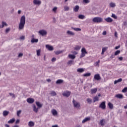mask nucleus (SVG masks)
<instances>
[{
    "label": "nucleus",
    "instance_id": "nucleus-1",
    "mask_svg": "<svg viewBox=\"0 0 127 127\" xmlns=\"http://www.w3.org/2000/svg\"><path fill=\"white\" fill-rule=\"evenodd\" d=\"M24 25H25V16L23 15L21 17L19 23V30H22L24 28Z\"/></svg>",
    "mask_w": 127,
    "mask_h": 127
},
{
    "label": "nucleus",
    "instance_id": "nucleus-2",
    "mask_svg": "<svg viewBox=\"0 0 127 127\" xmlns=\"http://www.w3.org/2000/svg\"><path fill=\"white\" fill-rule=\"evenodd\" d=\"M103 18L100 17H95L92 19V21L95 23H101L103 22Z\"/></svg>",
    "mask_w": 127,
    "mask_h": 127
},
{
    "label": "nucleus",
    "instance_id": "nucleus-3",
    "mask_svg": "<svg viewBox=\"0 0 127 127\" xmlns=\"http://www.w3.org/2000/svg\"><path fill=\"white\" fill-rule=\"evenodd\" d=\"M86 54H88V52L86 50V48H82L81 49V54L80 56V58H83V57H85Z\"/></svg>",
    "mask_w": 127,
    "mask_h": 127
},
{
    "label": "nucleus",
    "instance_id": "nucleus-4",
    "mask_svg": "<svg viewBox=\"0 0 127 127\" xmlns=\"http://www.w3.org/2000/svg\"><path fill=\"white\" fill-rule=\"evenodd\" d=\"M73 107L76 109H80V103L76 101L75 100H73L72 101Z\"/></svg>",
    "mask_w": 127,
    "mask_h": 127
},
{
    "label": "nucleus",
    "instance_id": "nucleus-5",
    "mask_svg": "<svg viewBox=\"0 0 127 127\" xmlns=\"http://www.w3.org/2000/svg\"><path fill=\"white\" fill-rule=\"evenodd\" d=\"M38 33L40 35H42V36L47 35V31L45 30H41L38 32Z\"/></svg>",
    "mask_w": 127,
    "mask_h": 127
},
{
    "label": "nucleus",
    "instance_id": "nucleus-6",
    "mask_svg": "<svg viewBox=\"0 0 127 127\" xmlns=\"http://www.w3.org/2000/svg\"><path fill=\"white\" fill-rule=\"evenodd\" d=\"M70 95H71V92L69 91H64V92L63 93V96H64V97H66V98L69 97Z\"/></svg>",
    "mask_w": 127,
    "mask_h": 127
},
{
    "label": "nucleus",
    "instance_id": "nucleus-7",
    "mask_svg": "<svg viewBox=\"0 0 127 127\" xmlns=\"http://www.w3.org/2000/svg\"><path fill=\"white\" fill-rule=\"evenodd\" d=\"M99 108L102 110H106V101L102 102L99 105Z\"/></svg>",
    "mask_w": 127,
    "mask_h": 127
},
{
    "label": "nucleus",
    "instance_id": "nucleus-8",
    "mask_svg": "<svg viewBox=\"0 0 127 127\" xmlns=\"http://www.w3.org/2000/svg\"><path fill=\"white\" fill-rule=\"evenodd\" d=\"M94 80H96L97 81H100L101 80V76H100V74H96L94 75Z\"/></svg>",
    "mask_w": 127,
    "mask_h": 127
},
{
    "label": "nucleus",
    "instance_id": "nucleus-9",
    "mask_svg": "<svg viewBox=\"0 0 127 127\" xmlns=\"http://www.w3.org/2000/svg\"><path fill=\"white\" fill-rule=\"evenodd\" d=\"M33 2L34 4L37 5H40L41 4V0H33Z\"/></svg>",
    "mask_w": 127,
    "mask_h": 127
},
{
    "label": "nucleus",
    "instance_id": "nucleus-10",
    "mask_svg": "<svg viewBox=\"0 0 127 127\" xmlns=\"http://www.w3.org/2000/svg\"><path fill=\"white\" fill-rule=\"evenodd\" d=\"M46 47L47 49L49 50V51H52L53 50H54V48L52 46H50L49 45H46Z\"/></svg>",
    "mask_w": 127,
    "mask_h": 127
},
{
    "label": "nucleus",
    "instance_id": "nucleus-11",
    "mask_svg": "<svg viewBox=\"0 0 127 127\" xmlns=\"http://www.w3.org/2000/svg\"><path fill=\"white\" fill-rule=\"evenodd\" d=\"M38 110H39V108L38 107H36V106H35V105H33V111L35 113H38Z\"/></svg>",
    "mask_w": 127,
    "mask_h": 127
},
{
    "label": "nucleus",
    "instance_id": "nucleus-12",
    "mask_svg": "<svg viewBox=\"0 0 127 127\" xmlns=\"http://www.w3.org/2000/svg\"><path fill=\"white\" fill-rule=\"evenodd\" d=\"M34 99L33 98H28L27 99V102L29 104H33L34 103Z\"/></svg>",
    "mask_w": 127,
    "mask_h": 127
},
{
    "label": "nucleus",
    "instance_id": "nucleus-13",
    "mask_svg": "<svg viewBox=\"0 0 127 127\" xmlns=\"http://www.w3.org/2000/svg\"><path fill=\"white\" fill-rule=\"evenodd\" d=\"M36 105L39 109H41V108H42V107L43 106V104L40 103V102L38 101L36 102Z\"/></svg>",
    "mask_w": 127,
    "mask_h": 127
},
{
    "label": "nucleus",
    "instance_id": "nucleus-14",
    "mask_svg": "<svg viewBox=\"0 0 127 127\" xmlns=\"http://www.w3.org/2000/svg\"><path fill=\"white\" fill-rule=\"evenodd\" d=\"M89 121H91V118L86 117L82 121V124H85V123H87V122H89Z\"/></svg>",
    "mask_w": 127,
    "mask_h": 127
},
{
    "label": "nucleus",
    "instance_id": "nucleus-15",
    "mask_svg": "<svg viewBox=\"0 0 127 127\" xmlns=\"http://www.w3.org/2000/svg\"><path fill=\"white\" fill-rule=\"evenodd\" d=\"M67 34H68V35H71V36H74V35H75V33H74L73 32H72L70 30H68L66 32Z\"/></svg>",
    "mask_w": 127,
    "mask_h": 127
},
{
    "label": "nucleus",
    "instance_id": "nucleus-16",
    "mask_svg": "<svg viewBox=\"0 0 127 127\" xmlns=\"http://www.w3.org/2000/svg\"><path fill=\"white\" fill-rule=\"evenodd\" d=\"M4 26H7V24L4 21L2 22V25H0V28H3Z\"/></svg>",
    "mask_w": 127,
    "mask_h": 127
},
{
    "label": "nucleus",
    "instance_id": "nucleus-17",
    "mask_svg": "<svg viewBox=\"0 0 127 127\" xmlns=\"http://www.w3.org/2000/svg\"><path fill=\"white\" fill-rule=\"evenodd\" d=\"M98 91L97 88H93L91 89V94L92 95L93 94H96L97 93V91Z\"/></svg>",
    "mask_w": 127,
    "mask_h": 127
},
{
    "label": "nucleus",
    "instance_id": "nucleus-18",
    "mask_svg": "<svg viewBox=\"0 0 127 127\" xmlns=\"http://www.w3.org/2000/svg\"><path fill=\"white\" fill-rule=\"evenodd\" d=\"M116 98H118V99H123L124 98V95L123 94H118L115 96Z\"/></svg>",
    "mask_w": 127,
    "mask_h": 127
},
{
    "label": "nucleus",
    "instance_id": "nucleus-19",
    "mask_svg": "<svg viewBox=\"0 0 127 127\" xmlns=\"http://www.w3.org/2000/svg\"><path fill=\"white\" fill-rule=\"evenodd\" d=\"M52 114H53V116H57V115H58L57 111H56L55 109H53L52 110Z\"/></svg>",
    "mask_w": 127,
    "mask_h": 127
},
{
    "label": "nucleus",
    "instance_id": "nucleus-20",
    "mask_svg": "<svg viewBox=\"0 0 127 127\" xmlns=\"http://www.w3.org/2000/svg\"><path fill=\"white\" fill-rule=\"evenodd\" d=\"M64 82V80L62 79H58L56 81V84H63Z\"/></svg>",
    "mask_w": 127,
    "mask_h": 127
},
{
    "label": "nucleus",
    "instance_id": "nucleus-21",
    "mask_svg": "<svg viewBox=\"0 0 127 127\" xmlns=\"http://www.w3.org/2000/svg\"><path fill=\"white\" fill-rule=\"evenodd\" d=\"M108 105L109 109H110L111 110H113V109H114V105H113V104H112V103L109 102L108 104Z\"/></svg>",
    "mask_w": 127,
    "mask_h": 127
},
{
    "label": "nucleus",
    "instance_id": "nucleus-22",
    "mask_svg": "<svg viewBox=\"0 0 127 127\" xmlns=\"http://www.w3.org/2000/svg\"><path fill=\"white\" fill-rule=\"evenodd\" d=\"M105 20L107 21V22H113V19L111 17H108L105 19Z\"/></svg>",
    "mask_w": 127,
    "mask_h": 127
},
{
    "label": "nucleus",
    "instance_id": "nucleus-23",
    "mask_svg": "<svg viewBox=\"0 0 127 127\" xmlns=\"http://www.w3.org/2000/svg\"><path fill=\"white\" fill-rule=\"evenodd\" d=\"M31 43H37L38 42V39H33L31 40Z\"/></svg>",
    "mask_w": 127,
    "mask_h": 127
},
{
    "label": "nucleus",
    "instance_id": "nucleus-24",
    "mask_svg": "<svg viewBox=\"0 0 127 127\" xmlns=\"http://www.w3.org/2000/svg\"><path fill=\"white\" fill-rule=\"evenodd\" d=\"M68 58H69V59H75V58H76V56L69 54L68 55Z\"/></svg>",
    "mask_w": 127,
    "mask_h": 127
},
{
    "label": "nucleus",
    "instance_id": "nucleus-25",
    "mask_svg": "<svg viewBox=\"0 0 127 127\" xmlns=\"http://www.w3.org/2000/svg\"><path fill=\"white\" fill-rule=\"evenodd\" d=\"M99 124L100 125H101V126H105V119H103L101 120H100Z\"/></svg>",
    "mask_w": 127,
    "mask_h": 127
},
{
    "label": "nucleus",
    "instance_id": "nucleus-26",
    "mask_svg": "<svg viewBox=\"0 0 127 127\" xmlns=\"http://www.w3.org/2000/svg\"><path fill=\"white\" fill-rule=\"evenodd\" d=\"M79 7L78 5H76L75 7L73 8V10L75 11V12H78V11L79 10Z\"/></svg>",
    "mask_w": 127,
    "mask_h": 127
},
{
    "label": "nucleus",
    "instance_id": "nucleus-27",
    "mask_svg": "<svg viewBox=\"0 0 127 127\" xmlns=\"http://www.w3.org/2000/svg\"><path fill=\"white\" fill-rule=\"evenodd\" d=\"M28 126L30 127H34V123L32 121H30L28 123Z\"/></svg>",
    "mask_w": 127,
    "mask_h": 127
},
{
    "label": "nucleus",
    "instance_id": "nucleus-28",
    "mask_svg": "<svg viewBox=\"0 0 127 127\" xmlns=\"http://www.w3.org/2000/svg\"><path fill=\"white\" fill-rule=\"evenodd\" d=\"M78 18L79 19H84V18H86V16L83 14H80L78 15Z\"/></svg>",
    "mask_w": 127,
    "mask_h": 127
},
{
    "label": "nucleus",
    "instance_id": "nucleus-29",
    "mask_svg": "<svg viewBox=\"0 0 127 127\" xmlns=\"http://www.w3.org/2000/svg\"><path fill=\"white\" fill-rule=\"evenodd\" d=\"M15 122V119L12 118L8 121V124H13Z\"/></svg>",
    "mask_w": 127,
    "mask_h": 127
},
{
    "label": "nucleus",
    "instance_id": "nucleus-30",
    "mask_svg": "<svg viewBox=\"0 0 127 127\" xmlns=\"http://www.w3.org/2000/svg\"><path fill=\"white\" fill-rule=\"evenodd\" d=\"M62 53H63V51H57L55 52L56 55H59V54H61Z\"/></svg>",
    "mask_w": 127,
    "mask_h": 127
},
{
    "label": "nucleus",
    "instance_id": "nucleus-31",
    "mask_svg": "<svg viewBox=\"0 0 127 127\" xmlns=\"http://www.w3.org/2000/svg\"><path fill=\"white\" fill-rule=\"evenodd\" d=\"M71 29L74 30V31H81V28H74L71 27Z\"/></svg>",
    "mask_w": 127,
    "mask_h": 127
},
{
    "label": "nucleus",
    "instance_id": "nucleus-32",
    "mask_svg": "<svg viewBox=\"0 0 127 127\" xmlns=\"http://www.w3.org/2000/svg\"><path fill=\"white\" fill-rule=\"evenodd\" d=\"M9 113V112L8 111H4L3 112V116L4 117H6V116H7L8 115V114Z\"/></svg>",
    "mask_w": 127,
    "mask_h": 127
},
{
    "label": "nucleus",
    "instance_id": "nucleus-33",
    "mask_svg": "<svg viewBox=\"0 0 127 127\" xmlns=\"http://www.w3.org/2000/svg\"><path fill=\"white\" fill-rule=\"evenodd\" d=\"M122 81H123V79L119 78L118 80H115L114 81V84L115 85H116V84H118V83H120V82H122Z\"/></svg>",
    "mask_w": 127,
    "mask_h": 127
},
{
    "label": "nucleus",
    "instance_id": "nucleus-34",
    "mask_svg": "<svg viewBox=\"0 0 127 127\" xmlns=\"http://www.w3.org/2000/svg\"><path fill=\"white\" fill-rule=\"evenodd\" d=\"M85 71V69L83 68H78L77 71L79 72V73H83Z\"/></svg>",
    "mask_w": 127,
    "mask_h": 127
},
{
    "label": "nucleus",
    "instance_id": "nucleus-35",
    "mask_svg": "<svg viewBox=\"0 0 127 127\" xmlns=\"http://www.w3.org/2000/svg\"><path fill=\"white\" fill-rule=\"evenodd\" d=\"M110 7H115L116 3L113 2H111L109 4Z\"/></svg>",
    "mask_w": 127,
    "mask_h": 127
},
{
    "label": "nucleus",
    "instance_id": "nucleus-36",
    "mask_svg": "<svg viewBox=\"0 0 127 127\" xmlns=\"http://www.w3.org/2000/svg\"><path fill=\"white\" fill-rule=\"evenodd\" d=\"M50 95L51 96H57V94H56V92L54 91H51V93H50Z\"/></svg>",
    "mask_w": 127,
    "mask_h": 127
},
{
    "label": "nucleus",
    "instance_id": "nucleus-37",
    "mask_svg": "<svg viewBox=\"0 0 127 127\" xmlns=\"http://www.w3.org/2000/svg\"><path fill=\"white\" fill-rule=\"evenodd\" d=\"M84 77H90L91 76V73L87 72L83 74Z\"/></svg>",
    "mask_w": 127,
    "mask_h": 127
},
{
    "label": "nucleus",
    "instance_id": "nucleus-38",
    "mask_svg": "<svg viewBox=\"0 0 127 127\" xmlns=\"http://www.w3.org/2000/svg\"><path fill=\"white\" fill-rule=\"evenodd\" d=\"M98 101H99V98L98 97V96H95L93 98V103H95V102H98Z\"/></svg>",
    "mask_w": 127,
    "mask_h": 127
},
{
    "label": "nucleus",
    "instance_id": "nucleus-39",
    "mask_svg": "<svg viewBox=\"0 0 127 127\" xmlns=\"http://www.w3.org/2000/svg\"><path fill=\"white\" fill-rule=\"evenodd\" d=\"M81 46H76L74 47V50H80L81 49Z\"/></svg>",
    "mask_w": 127,
    "mask_h": 127
},
{
    "label": "nucleus",
    "instance_id": "nucleus-40",
    "mask_svg": "<svg viewBox=\"0 0 127 127\" xmlns=\"http://www.w3.org/2000/svg\"><path fill=\"white\" fill-rule=\"evenodd\" d=\"M72 64H74V62H73V61L72 60L68 61L67 63V65H70V66H71V65H72Z\"/></svg>",
    "mask_w": 127,
    "mask_h": 127
},
{
    "label": "nucleus",
    "instance_id": "nucleus-41",
    "mask_svg": "<svg viewBox=\"0 0 127 127\" xmlns=\"http://www.w3.org/2000/svg\"><path fill=\"white\" fill-rule=\"evenodd\" d=\"M70 9V8L68 6H64V11H68Z\"/></svg>",
    "mask_w": 127,
    "mask_h": 127
},
{
    "label": "nucleus",
    "instance_id": "nucleus-42",
    "mask_svg": "<svg viewBox=\"0 0 127 127\" xmlns=\"http://www.w3.org/2000/svg\"><path fill=\"white\" fill-rule=\"evenodd\" d=\"M120 53H121V51L120 50H117V51H116L115 52L114 55L115 56H117V55H119V54H120Z\"/></svg>",
    "mask_w": 127,
    "mask_h": 127
},
{
    "label": "nucleus",
    "instance_id": "nucleus-43",
    "mask_svg": "<svg viewBox=\"0 0 127 127\" xmlns=\"http://www.w3.org/2000/svg\"><path fill=\"white\" fill-rule=\"evenodd\" d=\"M95 65L97 66L98 67H99V66H100V60H98L97 62H96L95 63Z\"/></svg>",
    "mask_w": 127,
    "mask_h": 127
},
{
    "label": "nucleus",
    "instance_id": "nucleus-44",
    "mask_svg": "<svg viewBox=\"0 0 127 127\" xmlns=\"http://www.w3.org/2000/svg\"><path fill=\"white\" fill-rule=\"evenodd\" d=\"M111 17H113L115 19H117L118 18V17L116 15V14L113 13L111 15Z\"/></svg>",
    "mask_w": 127,
    "mask_h": 127
},
{
    "label": "nucleus",
    "instance_id": "nucleus-45",
    "mask_svg": "<svg viewBox=\"0 0 127 127\" xmlns=\"http://www.w3.org/2000/svg\"><path fill=\"white\" fill-rule=\"evenodd\" d=\"M41 52V50H37V55L38 56H40V53Z\"/></svg>",
    "mask_w": 127,
    "mask_h": 127
},
{
    "label": "nucleus",
    "instance_id": "nucleus-46",
    "mask_svg": "<svg viewBox=\"0 0 127 127\" xmlns=\"http://www.w3.org/2000/svg\"><path fill=\"white\" fill-rule=\"evenodd\" d=\"M87 101L88 104H91V103H92V99L90 98H87Z\"/></svg>",
    "mask_w": 127,
    "mask_h": 127
},
{
    "label": "nucleus",
    "instance_id": "nucleus-47",
    "mask_svg": "<svg viewBox=\"0 0 127 127\" xmlns=\"http://www.w3.org/2000/svg\"><path fill=\"white\" fill-rule=\"evenodd\" d=\"M122 92H123V93H127V87L124 88L122 90Z\"/></svg>",
    "mask_w": 127,
    "mask_h": 127
},
{
    "label": "nucleus",
    "instance_id": "nucleus-48",
    "mask_svg": "<svg viewBox=\"0 0 127 127\" xmlns=\"http://www.w3.org/2000/svg\"><path fill=\"white\" fill-rule=\"evenodd\" d=\"M21 114V110H19L17 112V117H19V115Z\"/></svg>",
    "mask_w": 127,
    "mask_h": 127
},
{
    "label": "nucleus",
    "instance_id": "nucleus-49",
    "mask_svg": "<svg viewBox=\"0 0 127 127\" xmlns=\"http://www.w3.org/2000/svg\"><path fill=\"white\" fill-rule=\"evenodd\" d=\"M9 94L10 95V96H11V97H12V98H15V95H14V94L12 93H9Z\"/></svg>",
    "mask_w": 127,
    "mask_h": 127
},
{
    "label": "nucleus",
    "instance_id": "nucleus-50",
    "mask_svg": "<svg viewBox=\"0 0 127 127\" xmlns=\"http://www.w3.org/2000/svg\"><path fill=\"white\" fill-rule=\"evenodd\" d=\"M107 50L108 47H104L102 49V51H103V52H106V51H107Z\"/></svg>",
    "mask_w": 127,
    "mask_h": 127
},
{
    "label": "nucleus",
    "instance_id": "nucleus-51",
    "mask_svg": "<svg viewBox=\"0 0 127 127\" xmlns=\"http://www.w3.org/2000/svg\"><path fill=\"white\" fill-rule=\"evenodd\" d=\"M83 1L84 3H89V2H90V0H83Z\"/></svg>",
    "mask_w": 127,
    "mask_h": 127
},
{
    "label": "nucleus",
    "instance_id": "nucleus-52",
    "mask_svg": "<svg viewBox=\"0 0 127 127\" xmlns=\"http://www.w3.org/2000/svg\"><path fill=\"white\" fill-rule=\"evenodd\" d=\"M10 31V28H8L6 29L5 32L6 33H8V32H9Z\"/></svg>",
    "mask_w": 127,
    "mask_h": 127
},
{
    "label": "nucleus",
    "instance_id": "nucleus-53",
    "mask_svg": "<svg viewBox=\"0 0 127 127\" xmlns=\"http://www.w3.org/2000/svg\"><path fill=\"white\" fill-rule=\"evenodd\" d=\"M20 39H21V40H24V39H25V36H22L20 37Z\"/></svg>",
    "mask_w": 127,
    "mask_h": 127
},
{
    "label": "nucleus",
    "instance_id": "nucleus-54",
    "mask_svg": "<svg viewBox=\"0 0 127 127\" xmlns=\"http://www.w3.org/2000/svg\"><path fill=\"white\" fill-rule=\"evenodd\" d=\"M23 56V54L20 53L19 54L18 57L20 58V57H22Z\"/></svg>",
    "mask_w": 127,
    "mask_h": 127
},
{
    "label": "nucleus",
    "instance_id": "nucleus-55",
    "mask_svg": "<svg viewBox=\"0 0 127 127\" xmlns=\"http://www.w3.org/2000/svg\"><path fill=\"white\" fill-rule=\"evenodd\" d=\"M56 10H57V7H55L53 9V11H54V12H56Z\"/></svg>",
    "mask_w": 127,
    "mask_h": 127
},
{
    "label": "nucleus",
    "instance_id": "nucleus-56",
    "mask_svg": "<svg viewBox=\"0 0 127 127\" xmlns=\"http://www.w3.org/2000/svg\"><path fill=\"white\" fill-rule=\"evenodd\" d=\"M56 61V58H53L52 59V62H55Z\"/></svg>",
    "mask_w": 127,
    "mask_h": 127
},
{
    "label": "nucleus",
    "instance_id": "nucleus-57",
    "mask_svg": "<svg viewBox=\"0 0 127 127\" xmlns=\"http://www.w3.org/2000/svg\"><path fill=\"white\" fill-rule=\"evenodd\" d=\"M72 53L73 54H74V55H77V54H78V53L76 51H73V52H72Z\"/></svg>",
    "mask_w": 127,
    "mask_h": 127
},
{
    "label": "nucleus",
    "instance_id": "nucleus-58",
    "mask_svg": "<svg viewBox=\"0 0 127 127\" xmlns=\"http://www.w3.org/2000/svg\"><path fill=\"white\" fill-rule=\"evenodd\" d=\"M19 122H20V120H19V119H17L15 122L16 124H19Z\"/></svg>",
    "mask_w": 127,
    "mask_h": 127
},
{
    "label": "nucleus",
    "instance_id": "nucleus-59",
    "mask_svg": "<svg viewBox=\"0 0 127 127\" xmlns=\"http://www.w3.org/2000/svg\"><path fill=\"white\" fill-rule=\"evenodd\" d=\"M115 36L116 37V38H118V32H115Z\"/></svg>",
    "mask_w": 127,
    "mask_h": 127
},
{
    "label": "nucleus",
    "instance_id": "nucleus-60",
    "mask_svg": "<svg viewBox=\"0 0 127 127\" xmlns=\"http://www.w3.org/2000/svg\"><path fill=\"white\" fill-rule=\"evenodd\" d=\"M102 34H103V35H107V31H103Z\"/></svg>",
    "mask_w": 127,
    "mask_h": 127
},
{
    "label": "nucleus",
    "instance_id": "nucleus-61",
    "mask_svg": "<svg viewBox=\"0 0 127 127\" xmlns=\"http://www.w3.org/2000/svg\"><path fill=\"white\" fill-rule=\"evenodd\" d=\"M123 24L125 26H127V21H124V23H123Z\"/></svg>",
    "mask_w": 127,
    "mask_h": 127
},
{
    "label": "nucleus",
    "instance_id": "nucleus-62",
    "mask_svg": "<svg viewBox=\"0 0 127 127\" xmlns=\"http://www.w3.org/2000/svg\"><path fill=\"white\" fill-rule=\"evenodd\" d=\"M115 55H111V57H110V58L111 59H113V58H115Z\"/></svg>",
    "mask_w": 127,
    "mask_h": 127
},
{
    "label": "nucleus",
    "instance_id": "nucleus-63",
    "mask_svg": "<svg viewBox=\"0 0 127 127\" xmlns=\"http://www.w3.org/2000/svg\"><path fill=\"white\" fill-rule=\"evenodd\" d=\"M35 36L34 35H32L31 36V39H34Z\"/></svg>",
    "mask_w": 127,
    "mask_h": 127
},
{
    "label": "nucleus",
    "instance_id": "nucleus-64",
    "mask_svg": "<svg viewBox=\"0 0 127 127\" xmlns=\"http://www.w3.org/2000/svg\"><path fill=\"white\" fill-rule=\"evenodd\" d=\"M120 47H121V46H120V45L118 46H117V47H115V49H116V50L119 49V48H120Z\"/></svg>",
    "mask_w": 127,
    "mask_h": 127
}]
</instances>
